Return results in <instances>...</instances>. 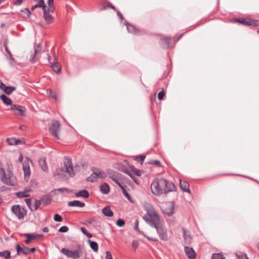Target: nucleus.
<instances>
[{"label": "nucleus", "mask_w": 259, "mask_h": 259, "mask_svg": "<svg viewBox=\"0 0 259 259\" xmlns=\"http://www.w3.org/2000/svg\"><path fill=\"white\" fill-rule=\"evenodd\" d=\"M138 244L137 241H133L132 243V246L133 247L136 248L138 247Z\"/></svg>", "instance_id": "69168bd1"}, {"label": "nucleus", "mask_w": 259, "mask_h": 259, "mask_svg": "<svg viewBox=\"0 0 259 259\" xmlns=\"http://www.w3.org/2000/svg\"><path fill=\"white\" fill-rule=\"evenodd\" d=\"M176 186L164 179H155L151 184L152 193L157 196L175 191Z\"/></svg>", "instance_id": "f257e3e1"}, {"label": "nucleus", "mask_w": 259, "mask_h": 259, "mask_svg": "<svg viewBox=\"0 0 259 259\" xmlns=\"http://www.w3.org/2000/svg\"><path fill=\"white\" fill-rule=\"evenodd\" d=\"M144 236L147 238V239H148L150 241H154V242H156V241H158V239L156 238H155V237H150L149 236H146L145 235H144Z\"/></svg>", "instance_id": "4d7b16f0"}, {"label": "nucleus", "mask_w": 259, "mask_h": 259, "mask_svg": "<svg viewBox=\"0 0 259 259\" xmlns=\"http://www.w3.org/2000/svg\"><path fill=\"white\" fill-rule=\"evenodd\" d=\"M106 259H113L111 253L109 251L106 252Z\"/></svg>", "instance_id": "864d4df0"}, {"label": "nucleus", "mask_w": 259, "mask_h": 259, "mask_svg": "<svg viewBox=\"0 0 259 259\" xmlns=\"http://www.w3.org/2000/svg\"><path fill=\"white\" fill-rule=\"evenodd\" d=\"M61 251L67 257L72 258H78L80 257L81 253V249L79 246H78L76 250L74 251H71L68 249L63 248Z\"/></svg>", "instance_id": "423d86ee"}, {"label": "nucleus", "mask_w": 259, "mask_h": 259, "mask_svg": "<svg viewBox=\"0 0 259 259\" xmlns=\"http://www.w3.org/2000/svg\"><path fill=\"white\" fill-rule=\"evenodd\" d=\"M117 14L119 17V18L121 19V20H123L124 18H123L122 15L121 14V13L120 12H117Z\"/></svg>", "instance_id": "774afa93"}, {"label": "nucleus", "mask_w": 259, "mask_h": 259, "mask_svg": "<svg viewBox=\"0 0 259 259\" xmlns=\"http://www.w3.org/2000/svg\"><path fill=\"white\" fill-rule=\"evenodd\" d=\"M107 8H110L113 9L114 11H116V9L115 7L111 3H108L106 5L103 6L101 9V10L103 11L107 9Z\"/></svg>", "instance_id": "58836bf2"}, {"label": "nucleus", "mask_w": 259, "mask_h": 259, "mask_svg": "<svg viewBox=\"0 0 259 259\" xmlns=\"http://www.w3.org/2000/svg\"><path fill=\"white\" fill-rule=\"evenodd\" d=\"M69 230V228L67 226H64L60 228L59 229V232L62 233H65L68 232Z\"/></svg>", "instance_id": "de8ad7c7"}, {"label": "nucleus", "mask_w": 259, "mask_h": 259, "mask_svg": "<svg viewBox=\"0 0 259 259\" xmlns=\"http://www.w3.org/2000/svg\"><path fill=\"white\" fill-rule=\"evenodd\" d=\"M25 202L27 205V206L28 207V208L31 210V211H33V208L31 207V199H26L25 200Z\"/></svg>", "instance_id": "09e8293b"}, {"label": "nucleus", "mask_w": 259, "mask_h": 259, "mask_svg": "<svg viewBox=\"0 0 259 259\" xmlns=\"http://www.w3.org/2000/svg\"><path fill=\"white\" fill-rule=\"evenodd\" d=\"M1 99L2 100V101L4 102V103H5L6 105H12V100L11 99L8 97L6 95H2L1 96V97H0Z\"/></svg>", "instance_id": "c85d7f7f"}, {"label": "nucleus", "mask_w": 259, "mask_h": 259, "mask_svg": "<svg viewBox=\"0 0 259 259\" xmlns=\"http://www.w3.org/2000/svg\"><path fill=\"white\" fill-rule=\"evenodd\" d=\"M98 180L95 172L93 171V174L87 179V181L90 182H94L97 181Z\"/></svg>", "instance_id": "72a5a7b5"}, {"label": "nucleus", "mask_w": 259, "mask_h": 259, "mask_svg": "<svg viewBox=\"0 0 259 259\" xmlns=\"http://www.w3.org/2000/svg\"><path fill=\"white\" fill-rule=\"evenodd\" d=\"M11 109L16 114H19L22 116L25 115L26 110L24 107L19 105L13 104L11 105Z\"/></svg>", "instance_id": "1a4fd4ad"}, {"label": "nucleus", "mask_w": 259, "mask_h": 259, "mask_svg": "<svg viewBox=\"0 0 259 259\" xmlns=\"http://www.w3.org/2000/svg\"><path fill=\"white\" fill-rule=\"evenodd\" d=\"M41 202L40 200H37L36 199L35 200V204L34 206L32 207L33 211L37 210L39 206L41 204Z\"/></svg>", "instance_id": "ea45409f"}, {"label": "nucleus", "mask_w": 259, "mask_h": 259, "mask_svg": "<svg viewBox=\"0 0 259 259\" xmlns=\"http://www.w3.org/2000/svg\"><path fill=\"white\" fill-rule=\"evenodd\" d=\"M22 12H24L28 17H29L31 15V12L28 8L24 9L22 11Z\"/></svg>", "instance_id": "603ef678"}, {"label": "nucleus", "mask_w": 259, "mask_h": 259, "mask_svg": "<svg viewBox=\"0 0 259 259\" xmlns=\"http://www.w3.org/2000/svg\"><path fill=\"white\" fill-rule=\"evenodd\" d=\"M23 170L24 171V179H26V178H29L30 175V167L28 163L23 164Z\"/></svg>", "instance_id": "b1692460"}, {"label": "nucleus", "mask_w": 259, "mask_h": 259, "mask_svg": "<svg viewBox=\"0 0 259 259\" xmlns=\"http://www.w3.org/2000/svg\"><path fill=\"white\" fill-rule=\"evenodd\" d=\"M133 171L134 172V173L137 176H140L141 175V172L140 170L136 169V168H134L133 169Z\"/></svg>", "instance_id": "bf43d9fd"}, {"label": "nucleus", "mask_w": 259, "mask_h": 259, "mask_svg": "<svg viewBox=\"0 0 259 259\" xmlns=\"http://www.w3.org/2000/svg\"><path fill=\"white\" fill-rule=\"evenodd\" d=\"M0 89L4 91L5 94L9 95L11 94L13 92L15 91L16 87L12 86L7 87L5 84L0 81Z\"/></svg>", "instance_id": "9b49d317"}, {"label": "nucleus", "mask_w": 259, "mask_h": 259, "mask_svg": "<svg viewBox=\"0 0 259 259\" xmlns=\"http://www.w3.org/2000/svg\"><path fill=\"white\" fill-rule=\"evenodd\" d=\"M11 211L19 220L23 219L27 215V210L20 205L12 206Z\"/></svg>", "instance_id": "20e7f679"}, {"label": "nucleus", "mask_w": 259, "mask_h": 259, "mask_svg": "<svg viewBox=\"0 0 259 259\" xmlns=\"http://www.w3.org/2000/svg\"><path fill=\"white\" fill-rule=\"evenodd\" d=\"M82 233L85 235L88 238H91L92 237V234L87 231V230L84 227H81L80 229Z\"/></svg>", "instance_id": "79ce46f5"}, {"label": "nucleus", "mask_w": 259, "mask_h": 259, "mask_svg": "<svg viewBox=\"0 0 259 259\" xmlns=\"http://www.w3.org/2000/svg\"><path fill=\"white\" fill-rule=\"evenodd\" d=\"M102 212L106 217H111L113 216V212L110 209L109 206H106L104 207L102 209Z\"/></svg>", "instance_id": "5701e85b"}, {"label": "nucleus", "mask_w": 259, "mask_h": 259, "mask_svg": "<svg viewBox=\"0 0 259 259\" xmlns=\"http://www.w3.org/2000/svg\"><path fill=\"white\" fill-rule=\"evenodd\" d=\"M90 243V247L95 251L97 252L98 251V244L95 241H93L90 240L88 241Z\"/></svg>", "instance_id": "2f4dec72"}, {"label": "nucleus", "mask_w": 259, "mask_h": 259, "mask_svg": "<svg viewBox=\"0 0 259 259\" xmlns=\"http://www.w3.org/2000/svg\"><path fill=\"white\" fill-rule=\"evenodd\" d=\"M171 41V38L169 37H165L161 39V45L163 47L169 48Z\"/></svg>", "instance_id": "bb28decb"}, {"label": "nucleus", "mask_w": 259, "mask_h": 259, "mask_svg": "<svg viewBox=\"0 0 259 259\" xmlns=\"http://www.w3.org/2000/svg\"><path fill=\"white\" fill-rule=\"evenodd\" d=\"M56 191H57L58 192H62L64 191H68V189L67 188H62L57 189L56 190Z\"/></svg>", "instance_id": "e2e57ef3"}, {"label": "nucleus", "mask_w": 259, "mask_h": 259, "mask_svg": "<svg viewBox=\"0 0 259 259\" xmlns=\"http://www.w3.org/2000/svg\"><path fill=\"white\" fill-rule=\"evenodd\" d=\"M4 47H5L6 52L8 53V52H10V50H9L8 47L7 42L6 41H5V42L4 44Z\"/></svg>", "instance_id": "0e129e2a"}, {"label": "nucleus", "mask_w": 259, "mask_h": 259, "mask_svg": "<svg viewBox=\"0 0 259 259\" xmlns=\"http://www.w3.org/2000/svg\"><path fill=\"white\" fill-rule=\"evenodd\" d=\"M139 221L137 220L135 222V230L138 231V232H140L139 230Z\"/></svg>", "instance_id": "680f3d73"}, {"label": "nucleus", "mask_w": 259, "mask_h": 259, "mask_svg": "<svg viewBox=\"0 0 259 259\" xmlns=\"http://www.w3.org/2000/svg\"><path fill=\"white\" fill-rule=\"evenodd\" d=\"M16 249L17 250V254L20 255L21 253L27 255L29 253V248L26 246L21 247L19 244H17L16 246Z\"/></svg>", "instance_id": "ddd939ff"}, {"label": "nucleus", "mask_w": 259, "mask_h": 259, "mask_svg": "<svg viewBox=\"0 0 259 259\" xmlns=\"http://www.w3.org/2000/svg\"><path fill=\"white\" fill-rule=\"evenodd\" d=\"M52 68L53 70L57 74H60L61 72V67L60 65L58 63V62H56L53 64L51 65Z\"/></svg>", "instance_id": "a878e982"}, {"label": "nucleus", "mask_w": 259, "mask_h": 259, "mask_svg": "<svg viewBox=\"0 0 259 259\" xmlns=\"http://www.w3.org/2000/svg\"><path fill=\"white\" fill-rule=\"evenodd\" d=\"M174 207H173L172 205H171L170 211L168 212H166V213L168 215L170 216V215H171L174 213Z\"/></svg>", "instance_id": "13d9d810"}, {"label": "nucleus", "mask_w": 259, "mask_h": 259, "mask_svg": "<svg viewBox=\"0 0 259 259\" xmlns=\"http://www.w3.org/2000/svg\"><path fill=\"white\" fill-rule=\"evenodd\" d=\"M74 175L71 159L68 157L64 158V166L57 168L54 172V177L58 176L62 179H68L73 177Z\"/></svg>", "instance_id": "7ed1b4c3"}, {"label": "nucleus", "mask_w": 259, "mask_h": 259, "mask_svg": "<svg viewBox=\"0 0 259 259\" xmlns=\"http://www.w3.org/2000/svg\"><path fill=\"white\" fill-rule=\"evenodd\" d=\"M110 190L109 185L106 183H104L100 186V190L103 194H108L110 192Z\"/></svg>", "instance_id": "412c9836"}, {"label": "nucleus", "mask_w": 259, "mask_h": 259, "mask_svg": "<svg viewBox=\"0 0 259 259\" xmlns=\"http://www.w3.org/2000/svg\"><path fill=\"white\" fill-rule=\"evenodd\" d=\"M69 206H77L79 207H82L85 206V203L81 202L78 200H74L72 201H69L68 203Z\"/></svg>", "instance_id": "393cba45"}, {"label": "nucleus", "mask_w": 259, "mask_h": 259, "mask_svg": "<svg viewBox=\"0 0 259 259\" xmlns=\"http://www.w3.org/2000/svg\"><path fill=\"white\" fill-rule=\"evenodd\" d=\"M23 0H16L13 2V4L15 5H20L22 4Z\"/></svg>", "instance_id": "6e6d98bb"}, {"label": "nucleus", "mask_w": 259, "mask_h": 259, "mask_svg": "<svg viewBox=\"0 0 259 259\" xmlns=\"http://www.w3.org/2000/svg\"><path fill=\"white\" fill-rule=\"evenodd\" d=\"M93 171L95 172L98 179H104L107 177V174L103 171L100 170L99 169L93 167Z\"/></svg>", "instance_id": "a211bd4d"}, {"label": "nucleus", "mask_w": 259, "mask_h": 259, "mask_svg": "<svg viewBox=\"0 0 259 259\" xmlns=\"http://www.w3.org/2000/svg\"><path fill=\"white\" fill-rule=\"evenodd\" d=\"M211 259H226V258L221 253L212 254Z\"/></svg>", "instance_id": "c9c22d12"}, {"label": "nucleus", "mask_w": 259, "mask_h": 259, "mask_svg": "<svg viewBox=\"0 0 259 259\" xmlns=\"http://www.w3.org/2000/svg\"><path fill=\"white\" fill-rule=\"evenodd\" d=\"M7 142L9 145H12L14 144L17 145L19 143V140H17L15 139H10L8 138L7 139Z\"/></svg>", "instance_id": "e433bc0d"}, {"label": "nucleus", "mask_w": 259, "mask_h": 259, "mask_svg": "<svg viewBox=\"0 0 259 259\" xmlns=\"http://www.w3.org/2000/svg\"><path fill=\"white\" fill-rule=\"evenodd\" d=\"M0 257L5 259H10L11 258V252L9 250H5L0 252Z\"/></svg>", "instance_id": "7c9ffc66"}, {"label": "nucleus", "mask_w": 259, "mask_h": 259, "mask_svg": "<svg viewBox=\"0 0 259 259\" xmlns=\"http://www.w3.org/2000/svg\"><path fill=\"white\" fill-rule=\"evenodd\" d=\"M157 230V232L159 235L160 238L164 241L167 240V235L166 233V230H165L162 226L161 223H160L158 225H156L154 227Z\"/></svg>", "instance_id": "9d476101"}, {"label": "nucleus", "mask_w": 259, "mask_h": 259, "mask_svg": "<svg viewBox=\"0 0 259 259\" xmlns=\"http://www.w3.org/2000/svg\"><path fill=\"white\" fill-rule=\"evenodd\" d=\"M55 8L54 6H49V8L47 9V11L49 13H53L55 11Z\"/></svg>", "instance_id": "5fc2aeb1"}, {"label": "nucleus", "mask_w": 259, "mask_h": 259, "mask_svg": "<svg viewBox=\"0 0 259 259\" xmlns=\"http://www.w3.org/2000/svg\"><path fill=\"white\" fill-rule=\"evenodd\" d=\"M54 220L57 222H61L63 221L62 217L59 214H55L54 216Z\"/></svg>", "instance_id": "a18cd8bd"}, {"label": "nucleus", "mask_w": 259, "mask_h": 259, "mask_svg": "<svg viewBox=\"0 0 259 259\" xmlns=\"http://www.w3.org/2000/svg\"><path fill=\"white\" fill-rule=\"evenodd\" d=\"M31 191V189L25 188L23 191L18 192L16 193V195L18 197L23 198L27 197L29 196V192Z\"/></svg>", "instance_id": "6ab92c4d"}, {"label": "nucleus", "mask_w": 259, "mask_h": 259, "mask_svg": "<svg viewBox=\"0 0 259 259\" xmlns=\"http://www.w3.org/2000/svg\"><path fill=\"white\" fill-rule=\"evenodd\" d=\"M0 176L1 177V181L3 183L10 186H15L16 185V177L13 174L9 172L6 174L5 170L4 174H1Z\"/></svg>", "instance_id": "39448f33"}, {"label": "nucleus", "mask_w": 259, "mask_h": 259, "mask_svg": "<svg viewBox=\"0 0 259 259\" xmlns=\"http://www.w3.org/2000/svg\"><path fill=\"white\" fill-rule=\"evenodd\" d=\"M152 163L157 166H161L160 162L158 160H155L153 161Z\"/></svg>", "instance_id": "052dcab7"}, {"label": "nucleus", "mask_w": 259, "mask_h": 259, "mask_svg": "<svg viewBox=\"0 0 259 259\" xmlns=\"http://www.w3.org/2000/svg\"><path fill=\"white\" fill-rule=\"evenodd\" d=\"M36 4L38 5L39 8H42V10H44L46 9H47V6L45 4L44 0H38V3Z\"/></svg>", "instance_id": "a19ab883"}, {"label": "nucleus", "mask_w": 259, "mask_h": 259, "mask_svg": "<svg viewBox=\"0 0 259 259\" xmlns=\"http://www.w3.org/2000/svg\"><path fill=\"white\" fill-rule=\"evenodd\" d=\"M124 224V221L122 219H118L116 222V225L119 227H122Z\"/></svg>", "instance_id": "8fccbe9b"}, {"label": "nucleus", "mask_w": 259, "mask_h": 259, "mask_svg": "<svg viewBox=\"0 0 259 259\" xmlns=\"http://www.w3.org/2000/svg\"><path fill=\"white\" fill-rule=\"evenodd\" d=\"M25 236L27 237V239L25 240L26 244H28L31 240L35 239V236H33V234H27Z\"/></svg>", "instance_id": "f704fd0d"}, {"label": "nucleus", "mask_w": 259, "mask_h": 259, "mask_svg": "<svg viewBox=\"0 0 259 259\" xmlns=\"http://www.w3.org/2000/svg\"><path fill=\"white\" fill-rule=\"evenodd\" d=\"M38 163L40 167L43 171L45 172H47L48 171L49 168L45 157H40L38 160Z\"/></svg>", "instance_id": "f3484780"}, {"label": "nucleus", "mask_w": 259, "mask_h": 259, "mask_svg": "<svg viewBox=\"0 0 259 259\" xmlns=\"http://www.w3.org/2000/svg\"><path fill=\"white\" fill-rule=\"evenodd\" d=\"M235 21L246 26H256L258 23V20L249 18H236Z\"/></svg>", "instance_id": "6e6552de"}, {"label": "nucleus", "mask_w": 259, "mask_h": 259, "mask_svg": "<svg viewBox=\"0 0 259 259\" xmlns=\"http://www.w3.org/2000/svg\"><path fill=\"white\" fill-rule=\"evenodd\" d=\"M185 252L188 257L190 259H194L196 257V253L193 249L191 247L185 246Z\"/></svg>", "instance_id": "2eb2a0df"}, {"label": "nucleus", "mask_w": 259, "mask_h": 259, "mask_svg": "<svg viewBox=\"0 0 259 259\" xmlns=\"http://www.w3.org/2000/svg\"><path fill=\"white\" fill-rule=\"evenodd\" d=\"M121 189L122 190V193L123 195L129 200H131V196L130 195L127 193V192L125 190L124 187L123 186L121 188Z\"/></svg>", "instance_id": "c03bdc74"}, {"label": "nucleus", "mask_w": 259, "mask_h": 259, "mask_svg": "<svg viewBox=\"0 0 259 259\" xmlns=\"http://www.w3.org/2000/svg\"><path fill=\"white\" fill-rule=\"evenodd\" d=\"M165 93L163 91V90H162L158 94V99L160 100H162L163 99L164 97L165 96Z\"/></svg>", "instance_id": "49530a36"}, {"label": "nucleus", "mask_w": 259, "mask_h": 259, "mask_svg": "<svg viewBox=\"0 0 259 259\" xmlns=\"http://www.w3.org/2000/svg\"><path fill=\"white\" fill-rule=\"evenodd\" d=\"M44 206L49 204L51 202V198L48 196H44L40 200Z\"/></svg>", "instance_id": "c756f323"}, {"label": "nucleus", "mask_w": 259, "mask_h": 259, "mask_svg": "<svg viewBox=\"0 0 259 259\" xmlns=\"http://www.w3.org/2000/svg\"><path fill=\"white\" fill-rule=\"evenodd\" d=\"M76 197H82L85 198H88L89 197V193L86 190L79 191L75 194Z\"/></svg>", "instance_id": "cd10ccee"}, {"label": "nucleus", "mask_w": 259, "mask_h": 259, "mask_svg": "<svg viewBox=\"0 0 259 259\" xmlns=\"http://www.w3.org/2000/svg\"><path fill=\"white\" fill-rule=\"evenodd\" d=\"M238 259H248L247 255L242 252L236 253Z\"/></svg>", "instance_id": "37998d69"}, {"label": "nucleus", "mask_w": 259, "mask_h": 259, "mask_svg": "<svg viewBox=\"0 0 259 259\" xmlns=\"http://www.w3.org/2000/svg\"><path fill=\"white\" fill-rule=\"evenodd\" d=\"M54 0H48V5L49 6H53L54 5Z\"/></svg>", "instance_id": "338daca9"}, {"label": "nucleus", "mask_w": 259, "mask_h": 259, "mask_svg": "<svg viewBox=\"0 0 259 259\" xmlns=\"http://www.w3.org/2000/svg\"><path fill=\"white\" fill-rule=\"evenodd\" d=\"M43 13H44V19H45V21L48 23H51L53 22L54 18L52 17V16L50 14V13H49L47 11V9L43 10Z\"/></svg>", "instance_id": "4be33fe9"}, {"label": "nucleus", "mask_w": 259, "mask_h": 259, "mask_svg": "<svg viewBox=\"0 0 259 259\" xmlns=\"http://www.w3.org/2000/svg\"><path fill=\"white\" fill-rule=\"evenodd\" d=\"M60 125L58 121L53 120L49 127V131L52 135L57 140L59 139V133L60 132Z\"/></svg>", "instance_id": "0eeeda50"}, {"label": "nucleus", "mask_w": 259, "mask_h": 259, "mask_svg": "<svg viewBox=\"0 0 259 259\" xmlns=\"http://www.w3.org/2000/svg\"><path fill=\"white\" fill-rule=\"evenodd\" d=\"M106 174L112 181L115 180L116 178L118 177H122L121 174L112 169H107Z\"/></svg>", "instance_id": "4468645a"}, {"label": "nucleus", "mask_w": 259, "mask_h": 259, "mask_svg": "<svg viewBox=\"0 0 259 259\" xmlns=\"http://www.w3.org/2000/svg\"><path fill=\"white\" fill-rule=\"evenodd\" d=\"M143 207L146 213L143 218L147 223L152 227H155L161 223L159 215L151 204L145 203Z\"/></svg>", "instance_id": "f03ea898"}, {"label": "nucleus", "mask_w": 259, "mask_h": 259, "mask_svg": "<svg viewBox=\"0 0 259 259\" xmlns=\"http://www.w3.org/2000/svg\"><path fill=\"white\" fill-rule=\"evenodd\" d=\"M41 50V47L40 45H37L35 48L34 50V54L33 55V57L30 59V61L31 62H35V58L36 57V55L39 53Z\"/></svg>", "instance_id": "473e14b6"}, {"label": "nucleus", "mask_w": 259, "mask_h": 259, "mask_svg": "<svg viewBox=\"0 0 259 259\" xmlns=\"http://www.w3.org/2000/svg\"><path fill=\"white\" fill-rule=\"evenodd\" d=\"M180 186L183 191L189 193L190 192L189 190V184L187 182L180 180Z\"/></svg>", "instance_id": "aec40b11"}, {"label": "nucleus", "mask_w": 259, "mask_h": 259, "mask_svg": "<svg viewBox=\"0 0 259 259\" xmlns=\"http://www.w3.org/2000/svg\"><path fill=\"white\" fill-rule=\"evenodd\" d=\"M184 242L186 244H190L192 241V237L189 231L186 230L184 228L182 229Z\"/></svg>", "instance_id": "f8f14e48"}, {"label": "nucleus", "mask_w": 259, "mask_h": 259, "mask_svg": "<svg viewBox=\"0 0 259 259\" xmlns=\"http://www.w3.org/2000/svg\"><path fill=\"white\" fill-rule=\"evenodd\" d=\"M145 158L146 156L145 155H139L135 156V160L139 162L142 164H143Z\"/></svg>", "instance_id": "4c0bfd02"}, {"label": "nucleus", "mask_w": 259, "mask_h": 259, "mask_svg": "<svg viewBox=\"0 0 259 259\" xmlns=\"http://www.w3.org/2000/svg\"><path fill=\"white\" fill-rule=\"evenodd\" d=\"M126 29L128 32L134 34L135 35H139L140 34V31L136 28V27L127 22L126 23Z\"/></svg>", "instance_id": "dca6fc26"}, {"label": "nucleus", "mask_w": 259, "mask_h": 259, "mask_svg": "<svg viewBox=\"0 0 259 259\" xmlns=\"http://www.w3.org/2000/svg\"><path fill=\"white\" fill-rule=\"evenodd\" d=\"M122 177H118L116 178L115 180H113L114 182H115L120 188H121L123 185L119 182V181L121 180Z\"/></svg>", "instance_id": "3c124183"}]
</instances>
